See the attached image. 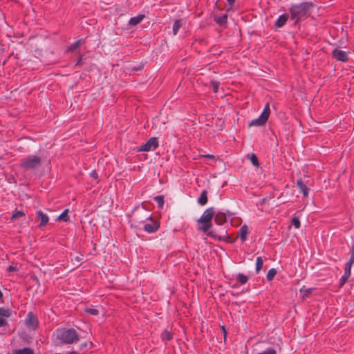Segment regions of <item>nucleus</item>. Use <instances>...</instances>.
Wrapping results in <instances>:
<instances>
[{"label":"nucleus","mask_w":354,"mask_h":354,"mask_svg":"<svg viewBox=\"0 0 354 354\" xmlns=\"http://www.w3.org/2000/svg\"><path fill=\"white\" fill-rule=\"evenodd\" d=\"M214 215L215 211L214 207H212L205 209L202 216L197 221V229L198 230L202 231L211 238L222 241L224 239V237L225 236V235L219 236L213 230H209L212 227V218Z\"/></svg>","instance_id":"nucleus-1"},{"label":"nucleus","mask_w":354,"mask_h":354,"mask_svg":"<svg viewBox=\"0 0 354 354\" xmlns=\"http://www.w3.org/2000/svg\"><path fill=\"white\" fill-rule=\"evenodd\" d=\"M314 3L305 1L300 3L292 4L289 8L290 19L295 21L294 25H297L301 21L309 17Z\"/></svg>","instance_id":"nucleus-2"},{"label":"nucleus","mask_w":354,"mask_h":354,"mask_svg":"<svg viewBox=\"0 0 354 354\" xmlns=\"http://www.w3.org/2000/svg\"><path fill=\"white\" fill-rule=\"evenodd\" d=\"M57 339L64 344H72L80 340V335L73 328L57 330Z\"/></svg>","instance_id":"nucleus-3"},{"label":"nucleus","mask_w":354,"mask_h":354,"mask_svg":"<svg viewBox=\"0 0 354 354\" xmlns=\"http://www.w3.org/2000/svg\"><path fill=\"white\" fill-rule=\"evenodd\" d=\"M41 163V157L36 155H30L21 159L19 166L24 171H33L40 167Z\"/></svg>","instance_id":"nucleus-4"},{"label":"nucleus","mask_w":354,"mask_h":354,"mask_svg":"<svg viewBox=\"0 0 354 354\" xmlns=\"http://www.w3.org/2000/svg\"><path fill=\"white\" fill-rule=\"evenodd\" d=\"M159 146L158 138L153 137L147 140L146 143L141 145L138 151H149L156 149Z\"/></svg>","instance_id":"nucleus-5"},{"label":"nucleus","mask_w":354,"mask_h":354,"mask_svg":"<svg viewBox=\"0 0 354 354\" xmlns=\"http://www.w3.org/2000/svg\"><path fill=\"white\" fill-rule=\"evenodd\" d=\"M146 220H149L150 222L149 223L145 224L144 225V230L146 232H147L148 233H153L158 230L160 225L157 221H154L152 218L151 215L147 216L146 218Z\"/></svg>","instance_id":"nucleus-6"},{"label":"nucleus","mask_w":354,"mask_h":354,"mask_svg":"<svg viewBox=\"0 0 354 354\" xmlns=\"http://www.w3.org/2000/svg\"><path fill=\"white\" fill-rule=\"evenodd\" d=\"M26 326L33 330H35L38 326L37 317L32 312H29L26 319Z\"/></svg>","instance_id":"nucleus-7"},{"label":"nucleus","mask_w":354,"mask_h":354,"mask_svg":"<svg viewBox=\"0 0 354 354\" xmlns=\"http://www.w3.org/2000/svg\"><path fill=\"white\" fill-rule=\"evenodd\" d=\"M332 56L337 61H341L342 62H346L348 60L347 53L338 48H335L332 51Z\"/></svg>","instance_id":"nucleus-8"},{"label":"nucleus","mask_w":354,"mask_h":354,"mask_svg":"<svg viewBox=\"0 0 354 354\" xmlns=\"http://www.w3.org/2000/svg\"><path fill=\"white\" fill-rule=\"evenodd\" d=\"M232 214L230 211H227L225 213L224 212H218L214 215V222L216 224L221 225L224 224L227 219V216H230Z\"/></svg>","instance_id":"nucleus-9"},{"label":"nucleus","mask_w":354,"mask_h":354,"mask_svg":"<svg viewBox=\"0 0 354 354\" xmlns=\"http://www.w3.org/2000/svg\"><path fill=\"white\" fill-rule=\"evenodd\" d=\"M36 218L40 220V222L38 225V227L40 228L46 226L49 221L48 216L44 213L41 210H38L36 212Z\"/></svg>","instance_id":"nucleus-10"},{"label":"nucleus","mask_w":354,"mask_h":354,"mask_svg":"<svg viewBox=\"0 0 354 354\" xmlns=\"http://www.w3.org/2000/svg\"><path fill=\"white\" fill-rule=\"evenodd\" d=\"M266 124V106L263 108L261 115L259 118L254 119L249 124L250 127L252 126H263Z\"/></svg>","instance_id":"nucleus-11"},{"label":"nucleus","mask_w":354,"mask_h":354,"mask_svg":"<svg viewBox=\"0 0 354 354\" xmlns=\"http://www.w3.org/2000/svg\"><path fill=\"white\" fill-rule=\"evenodd\" d=\"M297 186L299 189V191L304 196L307 197L308 196V192L310 189L306 185V184L303 182L301 178H299L297 181Z\"/></svg>","instance_id":"nucleus-12"},{"label":"nucleus","mask_w":354,"mask_h":354,"mask_svg":"<svg viewBox=\"0 0 354 354\" xmlns=\"http://www.w3.org/2000/svg\"><path fill=\"white\" fill-rule=\"evenodd\" d=\"M288 17H289L288 14L285 13V14L281 15L278 17L277 20L275 22V24H274L275 27L277 28L283 27L287 22Z\"/></svg>","instance_id":"nucleus-13"},{"label":"nucleus","mask_w":354,"mask_h":354,"mask_svg":"<svg viewBox=\"0 0 354 354\" xmlns=\"http://www.w3.org/2000/svg\"><path fill=\"white\" fill-rule=\"evenodd\" d=\"M248 234V227L246 225H243L239 229V236L242 243H243L246 241Z\"/></svg>","instance_id":"nucleus-14"},{"label":"nucleus","mask_w":354,"mask_h":354,"mask_svg":"<svg viewBox=\"0 0 354 354\" xmlns=\"http://www.w3.org/2000/svg\"><path fill=\"white\" fill-rule=\"evenodd\" d=\"M85 39H80L73 44H72L68 48H67V51L73 52L76 49H77L82 44L85 43Z\"/></svg>","instance_id":"nucleus-15"},{"label":"nucleus","mask_w":354,"mask_h":354,"mask_svg":"<svg viewBox=\"0 0 354 354\" xmlns=\"http://www.w3.org/2000/svg\"><path fill=\"white\" fill-rule=\"evenodd\" d=\"M207 192L206 190H203L202 192L201 193L199 198H198V203L201 206H203L207 204Z\"/></svg>","instance_id":"nucleus-16"},{"label":"nucleus","mask_w":354,"mask_h":354,"mask_svg":"<svg viewBox=\"0 0 354 354\" xmlns=\"http://www.w3.org/2000/svg\"><path fill=\"white\" fill-rule=\"evenodd\" d=\"M264 342L260 341L255 343L252 347V352L254 353L258 354V353L266 351L263 349Z\"/></svg>","instance_id":"nucleus-17"},{"label":"nucleus","mask_w":354,"mask_h":354,"mask_svg":"<svg viewBox=\"0 0 354 354\" xmlns=\"http://www.w3.org/2000/svg\"><path fill=\"white\" fill-rule=\"evenodd\" d=\"M144 18V15H138L136 17H131L129 21V24L130 26H136L140 24Z\"/></svg>","instance_id":"nucleus-18"},{"label":"nucleus","mask_w":354,"mask_h":354,"mask_svg":"<svg viewBox=\"0 0 354 354\" xmlns=\"http://www.w3.org/2000/svg\"><path fill=\"white\" fill-rule=\"evenodd\" d=\"M214 21L216 24H219L220 26H225L227 24V15L226 14H224L221 16H216L214 17Z\"/></svg>","instance_id":"nucleus-19"},{"label":"nucleus","mask_w":354,"mask_h":354,"mask_svg":"<svg viewBox=\"0 0 354 354\" xmlns=\"http://www.w3.org/2000/svg\"><path fill=\"white\" fill-rule=\"evenodd\" d=\"M12 354H35L34 350L30 347L13 351Z\"/></svg>","instance_id":"nucleus-20"},{"label":"nucleus","mask_w":354,"mask_h":354,"mask_svg":"<svg viewBox=\"0 0 354 354\" xmlns=\"http://www.w3.org/2000/svg\"><path fill=\"white\" fill-rule=\"evenodd\" d=\"M270 233L268 234L270 236H275L279 235V232L277 230V223L276 221H273L271 223L270 226Z\"/></svg>","instance_id":"nucleus-21"},{"label":"nucleus","mask_w":354,"mask_h":354,"mask_svg":"<svg viewBox=\"0 0 354 354\" xmlns=\"http://www.w3.org/2000/svg\"><path fill=\"white\" fill-rule=\"evenodd\" d=\"M68 209H66L57 218V221L68 222L70 221V217L68 216Z\"/></svg>","instance_id":"nucleus-22"},{"label":"nucleus","mask_w":354,"mask_h":354,"mask_svg":"<svg viewBox=\"0 0 354 354\" xmlns=\"http://www.w3.org/2000/svg\"><path fill=\"white\" fill-rule=\"evenodd\" d=\"M236 281L239 284L243 285L248 282V277L242 273H239L236 277Z\"/></svg>","instance_id":"nucleus-23"},{"label":"nucleus","mask_w":354,"mask_h":354,"mask_svg":"<svg viewBox=\"0 0 354 354\" xmlns=\"http://www.w3.org/2000/svg\"><path fill=\"white\" fill-rule=\"evenodd\" d=\"M277 274L276 268H271L267 272V281H272Z\"/></svg>","instance_id":"nucleus-24"},{"label":"nucleus","mask_w":354,"mask_h":354,"mask_svg":"<svg viewBox=\"0 0 354 354\" xmlns=\"http://www.w3.org/2000/svg\"><path fill=\"white\" fill-rule=\"evenodd\" d=\"M182 26V22L180 19H176L173 25V34L174 35H177L180 28Z\"/></svg>","instance_id":"nucleus-25"},{"label":"nucleus","mask_w":354,"mask_h":354,"mask_svg":"<svg viewBox=\"0 0 354 354\" xmlns=\"http://www.w3.org/2000/svg\"><path fill=\"white\" fill-rule=\"evenodd\" d=\"M153 200L158 203V207L162 209L163 207V205L165 203L164 196H162V195L156 196L153 198Z\"/></svg>","instance_id":"nucleus-26"},{"label":"nucleus","mask_w":354,"mask_h":354,"mask_svg":"<svg viewBox=\"0 0 354 354\" xmlns=\"http://www.w3.org/2000/svg\"><path fill=\"white\" fill-rule=\"evenodd\" d=\"M12 311L10 309L5 308L3 307L0 308V316L9 317L11 316Z\"/></svg>","instance_id":"nucleus-27"},{"label":"nucleus","mask_w":354,"mask_h":354,"mask_svg":"<svg viewBox=\"0 0 354 354\" xmlns=\"http://www.w3.org/2000/svg\"><path fill=\"white\" fill-rule=\"evenodd\" d=\"M264 261L261 257H258L256 260V271L259 272L263 268Z\"/></svg>","instance_id":"nucleus-28"},{"label":"nucleus","mask_w":354,"mask_h":354,"mask_svg":"<svg viewBox=\"0 0 354 354\" xmlns=\"http://www.w3.org/2000/svg\"><path fill=\"white\" fill-rule=\"evenodd\" d=\"M26 214L23 211L15 210L11 216V220L18 219L22 216H24Z\"/></svg>","instance_id":"nucleus-29"},{"label":"nucleus","mask_w":354,"mask_h":354,"mask_svg":"<svg viewBox=\"0 0 354 354\" xmlns=\"http://www.w3.org/2000/svg\"><path fill=\"white\" fill-rule=\"evenodd\" d=\"M162 339L165 341H169L173 338V335L171 332L164 331L161 335Z\"/></svg>","instance_id":"nucleus-30"},{"label":"nucleus","mask_w":354,"mask_h":354,"mask_svg":"<svg viewBox=\"0 0 354 354\" xmlns=\"http://www.w3.org/2000/svg\"><path fill=\"white\" fill-rule=\"evenodd\" d=\"M300 292L303 295V297H307L312 293L313 288H305V287H303Z\"/></svg>","instance_id":"nucleus-31"},{"label":"nucleus","mask_w":354,"mask_h":354,"mask_svg":"<svg viewBox=\"0 0 354 354\" xmlns=\"http://www.w3.org/2000/svg\"><path fill=\"white\" fill-rule=\"evenodd\" d=\"M277 349L280 351V346L278 344L274 348H267V354H277Z\"/></svg>","instance_id":"nucleus-32"},{"label":"nucleus","mask_w":354,"mask_h":354,"mask_svg":"<svg viewBox=\"0 0 354 354\" xmlns=\"http://www.w3.org/2000/svg\"><path fill=\"white\" fill-rule=\"evenodd\" d=\"M352 265L353 264H351L349 265V263H346V265H345V268H344V276H346L348 277H349L351 276V267H352Z\"/></svg>","instance_id":"nucleus-33"},{"label":"nucleus","mask_w":354,"mask_h":354,"mask_svg":"<svg viewBox=\"0 0 354 354\" xmlns=\"http://www.w3.org/2000/svg\"><path fill=\"white\" fill-rule=\"evenodd\" d=\"M210 85L212 86L214 92L217 93L221 83L216 80H212L210 82Z\"/></svg>","instance_id":"nucleus-34"},{"label":"nucleus","mask_w":354,"mask_h":354,"mask_svg":"<svg viewBox=\"0 0 354 354\" xmlns=\"http://www.w3.org/2000/svg\"><path fill=\"white\" fill-rule=\"evenodd\" d=\"M85 312L88 314H90L91 315H99V310L96 308H86L85 309Z\"/></svg>","instance_id":"nucleus-35"},{"label":"nucleus","mask_w":354,"mask_h":354,"mask_svg":"<svg viewBox=\"0 0 354 354\" xmlns=\"http://www.w3.org/2000/svg\"><path fill=\"white\" fill-rule=\"evenodd\" d=\"M291 224L297 229H299L301 226V223L297 217H293L291 221Z\"/></svg>","instance_id":"nucleus-36"},{"label":"nucleus","mask_w":354,"mask_h":354,"mask_svg":"<svg viewBox=\"0 0 354 354\" xmlns=\"http://www.w3.org/2000/svg\"><path fill=\"white\" fill-rule=\"evenodd\" d=\"M250 160L254 166H256V167L259 166L258 158L254 153L251 154Z\"/></svg>","instance_id":"nucleus-37"},{"label":"nucleus","mask_w":354,"mask_h":354,"mask_svg":"<svg viewBox=\"0 0 354 354\" xmlns=\"http://www.w3.org/2000/svg\"><path fill=\"white\" fill-rule=\"evenodd\" d=\"M349 264H353L354 263V243L352 244L351 248V257L348 261Z\"/></svg>","instance_id":"nucleus-38"},{"label":"nucleus","mask_w":354,"mask_h":354,"mask_svg":"<svg viewBox=\"0 0 354 354\" xmlns=\"http://www.w3.org/2000/svg\"><path fill=\"white\" fill-rule=\"evenodd\" d=\"M349 277H346V276H342L340 280H339V287L342 288L346 283V281H348V279Z\"/></svg>","instance_id":"nucleus-39"},{"label":"nucleus","mask_w":354,"mask_h":354,"mask_svg":"<svg viewBox=\"0 0 354 354\" xmlns=\"http://www.w3.org/2000/svg\"><path fill=\"white\" fill-rule=\"evenodd\" d=\"M8 324L6 320L2 317H0V328L6 326Z\"/></svg>","instance_id":"nucleus-40"},{"label":"nucleus","mask_w":354,"mask_h":354,"mask_svg":"<svg viewBox=\"0 0 354 354\" xmlns=\"http://www.w3.org/2000/svg\"><path fill=\"white\" fill-rule=\"evenodd\" d=\"M82 64V55H80L78 60L77 61L75 64V66H81Z\"/></svg>","instance_id":"nucleus-41"},{"label":"nucleus","mask_w":354,"mask_h":354,"mask_svg":"<svg viewBox=\"0 0 354 354\" xmlns=\"http://www.w3.org/2000/svg\"><path fill=\"white\" fill-rule=\"evenodd\" d=\"M221 329H222V332L223 333L224 339H225L226 335H227V330H226L225 327L223 326L221 327Z\"/></svg>","instance_id":"nucleus-42"},{"label":"nucleus","mask_w":354,"mask_h":354,"mask_svg":"<svg viewBox=\"0 0 354 354\" xmlns=\"http://www.w3.org/2000/svg\"><path fill=\"white\" fill-rule=\"evenodd\" d=\"M142 68H143V66L142 65H140L139 66L133 67V70L136 71H138L142 70Z\"/></svg>","instance_id":"nucleus-43"},{"label":"nucleus","mask_w":354,"mask_h":354,"mask_svg":"<svg viewBox=\"0 0 354 354\" xmlns=\"http://www.w3.org/2000/svg\"><path fill=\"white\" fill-rule=\"evenodd\" d=\"M230 6H233L236 0H227Z\"/></svg>","instance_id":"nucleus-44"},{"label":"nucleus","mask_w":354,"mask_h":354,"mask_svg":"<svg viewBox=\"0 0 354 354\" xmlns=\"http://www.w3.org/2000/svg\"><path fill=\"white\" fill-rule=\"evenodd\" d=\"M266 111H267V120L269 118V115H270V107H269V104L268 103H267V109H266Z\"/></svg>","instance_id":"nucleus-45"},{"label":"nucleus","mask_w":354,"mask_h":354,"mask_svg":"<svg viewBox=\"0 0 354 354\" xmlns=\"http://www.w3.org/2000/svg\"><path fill=\"white\" fill-rule=\"evenodd\" d=\"M16 270V268L14 266H10L8 267V271H13V270Z\"/></svg>","instance_id":"nucleus-46"},{"label":"nucleus","mask_w":354,"mask_h":354,"mask_svg":"<svg viewBox=\"0 0 354 354\" xmlns=\"http://www.w3.org/2000/svg\"><path fill=\"white\" fill-rule=\"evenodd\" d=\"M205 157L207 158H214V156L213 155H211V154H207V155H205L204 156Z\"/></svg>","instance_id":"nucleus-47"},{"label":"nucleus","mask_w":354,"mask_h":354,"mask_svg":"<svg viewBox=\"0 0 354 354\" xmlns=\"http://www.w3.org/2000/svg\"><path fill=\"white\" fill-rule=\"evenodd\" d=\"M88 344L86 342L85 343H83L81 344V348H86Z\"/></svg>","instance_id":"nucleus-48"},{"label":"nucleus","mask_w":354,"mask_h":354,"mask_svg":"<svg viewBox=\"0 0 354 354\" xmlns=\"http://www.w3.org/2000/svg\"><path fill=\"white\" fill-rule=\"evenodd\" d=\"M75 260L77 261H80L82 260V259L79 257H75Z\"/></svg>","instance_id":"nucleus-49"},{"label":"nucleus","mask_w":354,"mask_h":354,"mask_svg":"<svg viewBox=\"0 0 354 354\" xmlns=\"http://www.w3.org/2000/svg\"><path fill=\"white\" fill-rule=\"evenodd\" d=\"M3 297V293L1 290H0V299Z\"/></svg>","instance_id":"nucleus-50"},{"label":"nucleus","mask_w":354,"mask_h":354,"mask_svg":"<svg viewBox=\"0 0 354 354\" xmlns=\"http://www.w3.org/2000/svg\"><path fill=\"white\" fill-rule=\"evenodd\" d=\"M258 354H266V351L258 353Z\"/></svg>","instance_id":"nucleus-51"},{"label":"nucleus","mask_w":354,"mask_h":354,"mask_svg":"<svg viewBox=\"0 0 354 354\" xmlns=\"http://www.w3.org/2000/svg\"><path fill=\"white\" fill-rule=\"evenodd\" d=\"M265 201H266V198H264L262 199V203H264Z\"/></svg>","instance_id":"nucleus-52"},{"label":"nucleus","mask_w":354,"mask_h":354,"mask_svg":"<svg viewBox=\"0 0 354 354\" xmlns=\"http://www.w3.org/2000/svg\"><path fill=\"white\" fill-rule=\"evenodd\" d=\"M69 354H76V353H75V352H74V353H69Z\"/></svg>","instance_id":"nucleus-53"},{"label":"nucleus","mask_w":354,"mask_h":354,"mask_svg":"<svg viewBox=\"0 0 354 354\" xmlns=\"http://www.w3.org/2000/svg\"><path fill=\"white\" fill-rule=\"evenodd\" d=\"M271 339H272V337H270V338L268 339V341L270 342Z\"/></svg>","instance_id":"nucleus-54"},{"label":"nucleus","mask_w":354,"mask_h":354,"mask_svg":"<svg viewBox=\"0 0 354 354\" xmlns=\"http://www.w3.org/2000/svg\"><path fill=\"white\" fill-rule=\"evenodd\" d=\"M271 339H272V337H270V338L268 339V341L270 342Z\"/></svg>","instance_id":"nucleus-55"},{"label":"nucleus","mask_w":354,"mask_h":354,"mask_svg":"<svg viewBox=\"0 0 354 354\" xmlns=\"http://www.w3.org/2000/svg\"><path fill=\"white\" fill-rule=\"evenodd\" d=\"M271 339H272V337H270V338L268 339V341L270 342Z\"/></svg>","instance_id":"nucleus-56"}]
</instances>
